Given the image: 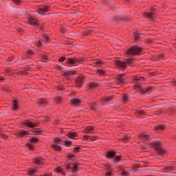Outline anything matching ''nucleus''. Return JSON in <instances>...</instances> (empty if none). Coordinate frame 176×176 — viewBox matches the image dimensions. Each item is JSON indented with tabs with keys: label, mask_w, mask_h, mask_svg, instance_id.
I'll return each instance as SVG.
<instances>
[{
	"label": "nucleus",
	"mask_w": 176,
	"mask_h": 176,
	"mask_svg": "<svg viewBox=\"0 0 176 176\" xmlns=\"http://www.w3.org/2000/svg\"><path fill=\"white\" fill-rule=\"evenodd\" d=\"M36 168H30L29 170L28 174H29V175H32V174H34V173H36Z\"/></svg>",
	"instance_id": "nucleus-34"
},
{
	"label": "nucleus",
	"mask_w": 176,
	"mask_h": 176,
	"mask_svg": "<svg viewBox=\"0 0 176 176\" xmlns=\"http://www.w3.org/2000/svg\"><path fill=\"white\" fill-rule=\"evenodd\" d=\"M65 60V57L63 56L60 58H59L60 63H63Z\"/></svg>",
	"instance_id": "nucleus-51"
},
{
	"label": "nucleus",
	"mask_w": 176,
	"mask_h": 176,
	"mask_svg": "<svg viewBox=\"0 0 176 176\" xmlns=\"http://www.w3.org/2000/svg\"><path fill=\"white\" fill-rule=\"evenodd\" d=\"M67 170H72V174H76L78 173V164H69L66 165Z\"/></svg>",
	"instance_id": "nucleus-8"
},
{
	"label": "nucleus",
	"mask_w": 176,
	"mask_h": 176,
	"mask_svg": "<svg viewBox=\"0 0 176 176\" xmlns=\"http://www.w3.org/2000/svg\"><path fill=\"white\" fill-rule=\"evenodd\" d=\"M12 109H14V111H17V109H19V106L17 105V100L16 99L12 100Z\"/></svg>",
	"instance_id": "nucleus-23"
},
{
	"label": "nucleus",
	"mask_w": 176,
	"mask_h": 176,
	"mask_svg": "<svg viewBox=\"0 0 176 176\" xmlns=\"http://www.w3.org/2000/svg\"><path fill=\"white\" fill-rule=\"evenodd\" d=\"M105 175H106V176H111V175H112V173L111 172V170H109V171H107V172L105 173Z\"/></svg>",
	"instance_id": "nucleus-48"
},
{
	"label": "nucleus",
	"mask_w": 176,
	"mask_h": 176,
	"mask_svg": "<svg viewBox=\"0 0 176 176\" xmlns=\"http://www.w3.org/2000/svg\"><path fill=\"white\" fill-rule=\"evenodd\" d=\"M67 162H74V159H72V157H75V155L72 153H68L67 155Z\"/></svg>",
	"instance_id": "nucleus-30"
},
{
	"label": "nucleus",
	"mask_w": 176,
	"mask_h": 176,
	"mask_svg": "<svg viewBox=\"0 0 176 176\" xmlns=\"http://www.w3.org/2000/svg\"><path fill=\"white\" fill-rule=\"evenodd\" d=\"M38 104L40 107H45L47 104V100L45 98H40L38 100Z\"/></svg>",
	"instance_id": "nucleus-16"
},
{
	"label": "nucleus",
	"mask_w": 176,
	"mask_h": 176,
	"mask_svg": "<svg viewBox=\"0 0 176 176\" xmlns=\"http://www.w3.org/2000/svg\"><path fill=\"white\" fill-rule=\"evenodd\" d=\"M166 173H168V171H171V170H173V167L171 166H167L166 167Z\"/></svg>",
	"instance_id": "nucleus-44"
},
{
	"label": "nucleus",
	"mask_w": 176,
	"mask_h": 176,
	"mask_svg": "<svg viewBox=\"0 0 176 176\" xmlns=\"http://www.w3.org/2000/svg\"><path fill=\"white\" fill-rule=\"evenodd\" d=\"M34 161L36 164H42L43 163V160L41 157L35 158Z\"/></svg>",
	"instance_id": "nucleus-28"
},
{
	"label": "nucleus",
	"mask_w": 176,
	"mask_h": 176,
	"mask_svg": "<svg viewBox=\"0 0 176 176\" xmlns=\"http://www.w3.org/2000/svg\"><path fill=\"white\" fill-rule=\"evenodd\" d=\"M49 10H50V6H43L40 7V8L38 9V14H45V13H46V12H49Z\"/></svg>",
	"instance_id": "nucleus-9"
},
{
	"label": "nucleus",
	"mask_w": 176,
	"mask_h": 176,
	"mask_svg": "<svg viewBox=\"0 0 176 176\" xmlns=\"http://www.w3.org/2000/svg\"><path fill=\"white\" fill-rule=\"evenodd\" d=\"M14 3H15L16 5H20L21 3V1L20 0H12Z\"/></svg>",
	"instance_id": "nucleus-43"
},
{
	"label": "nucleus",
	"mask_w": 176,
	"mask_h": 176,
	"mask_svg": "<svg viewBox=\"0 0 176 176\" xmlns=\"http://www.w3.org/2000/svg\"><path fill=\"white\" fill-rule=\"evenodd\" d=\"M134 80H136V81H138V80H144V78L135 76V77H134Z\"/></svg>",
	"instance_id": "nucleus-40"
},
{
	"label": "nucleus",
	"mask_w": 176,
	"mask_h": 176,
	"mask_svg": "<svg viewBox=\"0 0 176 176\" xmlns=\"http://www.w3.org/2000/svg\"><path fill=\"white\" fill-rule=\"evenodd\" d=\"M91 111H97V109H100V106L96 103H92L91 104Z\"/></svg>",
	"instance_id": "nucleus-24"
},
{
	"label": "nucleus",
	"mask_w": 176,
	"mask_h": 176,
	"mask_svg": "<svg viewBox=\"0 0 176 176\" xmlns=\"http://www.w3.org/2000/svg\"><path fill=\"white\" fill-rule=\"evenodd\" d=\"M133 61V59H124V60H120L119 59L115 60L114 63L116 64V67L118 69H122L124 71L127 68V64H131Z\"/></svg>",
	"instance_id": "nucleus-1"
},
{
	"label": "nucleus",
	"mask_w": 176,
	"mask_h": 176,
	"mask_svg": "<svg viewBox=\"0 0 176 176\" xmlns=\"http://www.w3.org/2000/svg\"><path fill=\"white\" fill-rule=\"evenodd\" d=\"M160 58L162 60L163 59V55H160Z\"/></svg>",
	"instance_id": "nucleus-57"
},
{
	"label": "nucleus",
	"mask_w": 176,
	"mask_h": 176,
	"mask_svg": "<svg viewBox=\"0 0 176 176\" xmlns=\"http://www.w3.org/2000/svg\"><path fill=\"white\" fill-rule=\"evenodd\" d=\"M83 63V58H67L69 65H79Z\"/></svg>",
	"instance_id": "nucleus-4"
},
{
	"label": "nucleus",
	"mask_w": 176,
	"mask_h": 176,
	"mask_svg": "<svg viewBox=\"0 0 176 176\" xmlns=\"http://www.w3.org/2000/svg\"><path fill=\"white\" fill-rule=\"evenodd\" d=\"M56 102H57L58 104H60V102H61V98L58 97L56 98L55 100Z\"/></svg>",
	"instance_id": "nucleus-45"
},
{
	"label": "nucleus",
	"mask_w": 176,
	"mask_h": 176,
	"mask_svg": "<svg viewBox=\"0 0 176 176\" xmlns=\"http://www.w3.org/2000/svg\"><path fill=\"white\" fill-rule=\"evenodd\" d=\"M28 54H32V51L30 50H28Z\"/></svg>",
	"instance_id": "nucleus-56"
},
{
	"label": "nucleus",
	"mask_w": 176,
	"mask_h": 176,
	"mask_svg": "<svg viewBox=\"0 0 176 176\" xmlns=\"http://www.w3.org/2000/svg\"><path fill=\"white\" fill-rule=\"evenodd\" d=\"M54 141H55V143H58V142H61V141H63V139L60 138H56L54 139Z\"/></svg>",
	"instance_id": "nucleus-39"
},
{
	"label": "nucleus",
	"mask_w": 176,
	"mask_h": 176,
	"mask_svg": "<svg viewBox=\"0 0 176 176\" xmlns=\"http://www.w3.org/2000/svg\"><path fill=\"white\" fill-rule=\"evenodd\" d=\"M117 85H124V78H123V74H120L116 77Z\"/></svg>",
	"instance_id": "nucleus-14"
},
{
	"label": "nucleus",
	"mask_w": 176,
	"mask_h": 176,
	"mask_svg": "<svg viewBox=\"0 0 176 176\" xmlns=\"http://www.w3.org/2000/svg\"><path fill=\"white\" fill-rule=\"evenodd\" d=\"M97 74L99 75V76H102L103 75H105V69H98L97 70Z\"/></svg>",
	"instance_id": "nucleus-26"
},
{
	"label": "nucleus",
	"mask_w": 176,
	"mask_h": 176,
	"mask_svg": "<svg viewBox=\"0 0 176 176\" xmlns=\"http://www.w3.org/2000/svg\"><path fill=\"white\" fill-rule=\"evenodd\" d=\"M116 21H118L116 20Z\"/></svg>",
	"instance_id": "nucleus-59"
},
{
	"label": "nucleus",
	"mask_w": 176,
	"mask_h": 176,
	"mask_svg": "<svg viewBox=\"0 0 176 176\" xmlns=\"http://www.w3.org/2000/svg\"><path fill=\"white\" fill-rule=\"evenodd\" d=\"M98 87V82H91L89 85V89H94Z\"/></svg>",
	"instance_id": "nucleus-33"
},
{
	"label": "nucleus",
	"mask_w": 176,
	"mask_h": 176,
	"mask_svg": "<svg viewBox=\"0 0 176 176\" xmlns=\"http://www.w3.org/2000/svg\"><path fill=\"white\" fill-rule=\"evenodd\" d=\"M129 101V95L124 94L122 96V102H127Z\"/></svg>",
	"instance_id": "nucleus-32"
},
{
	"label": "nucleus",
	"mask_w": 176,
	"mask_h": 176,
	"mask_svg": "<svg viewBox=\"0 0 176 176\" xmlns=\"http://www.w3.org/2000/svg\"><path fill=\"white\" fill-rule=\"evenodd\" d=\"M71 102H72V105H74L75 107H79V105H80V100H79L77 98L72 99Z\"/></svg>",
	"instance_id": "nucleus-18"
},
{
	"label": "nucleus",
	"mask_w": 176,
	"mask_h": 176,
	"mask_svg": "<svg viewBox=\"0 0 176 176\" xmlns=\"http://www.w3.org/2000/svg\"><path fill=\"white\" fill-rule=\"evenodd\" d=\"M84 140L85 141H87V140H90V137H89V135H84Z\"/></svg>",
	"instance_id": "nucleus-49"
},
{
	"label": "nucleus",
	"mask_w": 176,
	"mask_h": 176,
	"mask_svg": "<svg viewBox=\"0 0 176 176\" xmlns=\"http://www.w3.org/2000/svg\"><path fill=\"white\" fill-rule=\"evenodd\" d=\"M29 23L31 25H34V27H37L38 25V21H36L35 18H30L29 19Z\"/></svg>",
	"instance_id": "nucleus-19"
},
{
	"label": "nucleus",
	"mask_w": 176,
	"mask_h": 176,
	"mask_svg": "<svg viewBox=\"0 0 176 176\" xmlns=\"http://www.w3.org/2000/svg\"><path fill=\"white\" fill-rule=\"evenodd\" d=\"M54 171H55V173H59V174H62V175L63 176H65L67 175L65 172H64V170H63V169L60 167L54 168Z\"/></svg>",
	"instance_id": "nucleus-20"
},
{
	"label": "nucleus",
	"mask_w": 176,
	"mask_h": 176,
	"mask_svg": "<svg viewBox=\"0 0 176 176\" xmlns=\"http://www.w3.org/2000/svg\"><path fill=\"white\" fill-rule=\"evenodd\" d=\"M155 131H162V130H164V126L162 124H158L155 126Z\"/></svg>",
	"instance_id": "nucleus-25"
},
{
	"label": "nucleus",
	"mask_w": 176,
	"mask_h": 176,
	"mask_svg": "<svg viewBox=\"0 0 176 176\" xmlns=\"http://www.w3.org/2000/svg\"><path fill=\"white\" fill-rule=\"evenodd\" d=\"M129 138H130L129 135L124 136V138L122 139L123 142H127Z\"/></svg>",
	"instance_id": "nucleus-37"
},
{
	"label": "nucleus",
	"mask_w": 176,
	"mask_h": 176,
	"mask_svg": "<svg viewBox=\"0 0 176 176\" xmlns=\"http://www.w3.org/2000/svg\"><path fill=\"white\" fill-rule=\"evenodd\" d=\"M106 170H107L108 171H111V166H106Z\"/></svg>",
	"instance_id": "nucleus-54"
},
{
	"label": "nucleus",
	"mask_w": 176,
	"mask_h": 176,
	"mask_svg": "<svg viewBox=\"0 0 176 176\" xmlns=\"http://www.w3.org/2000/svg\"><path fill=\"white\" fill-rule=\"evenodd\" d=\"M83 76H80L77 78L76 80V87H78V89H80V87H82V86H83Z\"/></svg>",
	"instance_id": "nucleus-12"
},
{
	"label": "nucleus",
	"mask_w": 176,
	"mask_h": 176,
	"mask_svg": "<svg viewBox=\"0 0 176 176\" xmlns=\"http://www.w3.org/2000/svg\"><path fill=\"white\" fill-rule=\"evenodd\" d=\"M122 175H124V176H128L129 175V172L124 170H122Z\"/></svg>",
	"instance_id": "nucleus-41"
},
{
	"label": "nucleus",
	"mask_w": 176,
	"mask_h": 176,
	"mask_svg": "<svg viewBox=\"0 0 176 176\" xmlns=\"http://www.w3.org/2000/svg\"><path fill=\"white\" fill-rule=\"evenodd\" d=\"M75 75V72H64L63 76L68 78V76H74Z\"/></svg>",
	"instance_id": "nucleus-22"
},
{
	"label": "nucleus",
	"mask_w": 176,
	"mask_h": 176,
	"mask_svg": "<svg viewBox=\"0 0 176 176\" xmlns=\"http://www.w3.org/2000/svg\"><path fill=\"white\" fill-rule=\"evenodd\" d=\"M138 113L140 115H144V111H142V110L138 111Z\"/></svg>",
	"instance_id": "nucleus-53"
},
{
	"label": "nucleus",
	"mask_w": 176,
	"mask_h": 176,
	"mask_svg": "<svg viewBox=\"0 0 176 176\" xmlns=\"http://www.w3.org/2000/svg\"><path fill=\"white\" fill-rule=\"evenodd\" d=\"M28 133H29V131L27 130H22L21 131H20L19 133V134L20 137H24L25 135H28Z\"/></svg>",
	"instance_id": "nucleus-29"
},
{
	"label": "nucleus",
	"mask_w": 176,
	"mask_h": 176,
	"mask_svg": "<svg viewBox=\"0 0 176 176\" xmlns=\"http://www.w3.org/2000/svg\"><path fill=\"white\" fill-rule=\"evenodd\" d=\"M44 38L45 40H43V39H41L38 41V43H36V46H38V47H41L42 46V43H49V36H47V35H45L44 36Z\"/></svg>",
	"instance_id": "nucleus-13"
},
{
	"label": "nucleus",
	"mask_w": 176,
	"mask_h": 176,
	"mask_svg": "<svg viewBox=\"0 0 176 176\" xmlns=\"http://www.w3.org/2000/svg\"><path fill=\"white\" fill-rule=\"evenodd\" d=\"M80 149V146H76V147H74V153H78Z\"/></svg>",
	"instance_id": "nucleus-38"
},
{
	"label": "nucleus",
	"mask_w": 176,
	"mask_h": 176,
	"mask_svg": "<svg viewBox=\"0 0 176 176\" xmlns=\"http://www.w3.org/2000/svg\"><path fill=\"white\" fill-rule=\"evenodd\" d=\"M134 38L135 41H138L141 38V34L139 32L134 33Z\"/></svg>",
	"instance_id": "nucleus-31"
},
{
	"label": "nucleus",
	"mask_w": 176,
	"mask_h": 176,
	"mask_svg": "<svg viewBox=\"0 0 176 176\" xmlns=\"http://www.w3.org/2000/svg\"><path fill=\"white\" fill-rule=\"evenodd\" d=\"M34 133H41V129L36 128L33 129Z\"/></svg>",
	"instance_id": "nucleus-47"
},
{
	"label": "nucleus",
	"mask_w": 176,
	"mask_h": 176,
	"mask_svg": "<svg viewBox=\"0 0 176 176\" xmlns=\"http://www.w3.org/2000/svg\"><path fill=\"white\" fill-rule=\"evenodd\" d=\"M25 126H26L27 127H30V128H34V127H36V126H38V124L36 123H33L31 121H25L24 122Z\"/></svg>",
	"instance_id": "nucleus-15"
},
{
	"label": "nucleus",
	"mask_w": 176,
	"mask_h": 176,
	"mask_svg": "<svg viewBox=\"0 0 176 176\" xmlns=\"http://www.w3.org/2000/svg\"><path fill=\"white\" fill-rule=\"evenodd\" d=\"M153 146L155 148V150L158 155H163L164 153H166V151L163 148H162L160 143L155 142L153 143Z\"/></svg>",
	"instance_id": "nucleus-7"
},
{
	"label": "nucleus",
	"mask_w": 176,
	"mask_h": 176,
	"mask_svg": "<svg viewBox=\"0 0 176 176\" xmlns=\"http://www.w3.org/2000/svg\"><path fill=\"white\" fill-rule=\"evenodd\" d=\"M64 143L65 144L66 146H68L69 145H71V144H72L71 141H65Z\"/></svg>",
	"instance_id": "nucleus-46"
},
{
	"label": "nucleus",
	"mask_w": 176,
	"mask_h": 176,
	"mask_svg": "<svg viewBox=\"0 0 176 176\" xmlns=\"http://www.w3.org/2000/svg\"><path fill=\"white\" fill-rule=\"evenodd\" d=\"M52 148L55 149V151H61V146L58 144V143H55L52 145Z\"/></svg>",
	"instance_id": "nucleus-27"
},
{
	"label": "nucleus",
	"mask_w": 176,
	"mask_h": 176,
	"mask_svg": "<svg viewBox=\"0 0 176 176\" xmlns=\"http://www.w3.org/2000/svg\"><path fill=\"white\" fill-rule=\"evenodd\" d=\"M38 141H39V140L37 138H35V137L31 138L30 139V143L26 144L27 148H28V149H30V151H34V146H32V144H36V142H38Z\"/></svg>",
	"instance_id": "nucleus-6"
},
{
	"label": "nucleus",
	"mask_w": 176,
	"mask_h": 176,
	"mask_svg": "<svg viewBox=\"0 0 176 176\" xmlns=\"http://www.w3.org/2000/svg\"><path fill=\"white\" fill-rule=\"evenodd\" d=\"M5 80V78L3 77L0 76V82H3Z\"/></svg>",
	"instance_id": "nucleus-55"
},
{
	"label": "nucleus",
	"mask_w": 176,
	"mask_h": 176,
	"mask_svg": "<svg viewBox=\"0 0 176 176\" xmlns=\"http://www.w3.org/2000/svg\"><path fill=\"white\" fill-rule=\"evenodd\" d=\"M175 85H176V81H175Z\"/></svg>",
	"instance_id": "nucleus-58"
},
{
	"label": "nucleus",
	"mask_w": 176,
	"mask_h": 176,
	"mask_svg": "<svg viewBox=\"0 0 176 176\" xmlns=\"http://www.w3.org/2000/svg\"><path fill=\"white\" fill-rule=\"evenodd\" d=\"M94 64H96V65H102V61L100 60H96L94 61Z\"/></svg>",
	"instance_id": "nucleus-36"
},
{
	"label": "nucleus",
	"mask_w": 176,
	"mask_h": 176,
	"mask_svg": "<svg viewBox=\"0 0 176 176\" xmlns=\"http://www.w3.org/2000/svg\"><path fill=\"white\" fill-rule=\"evenodd\" d=\"M56 68L58 69H59V71H61V69H62L61 65H56Z\"/></svg>",
	"instance_id": "nucleus-52"
},
{
	"label": "nucleus",
	"mask_w": 176,
	"mask_h": 176,
	"mask_svg": "<svg viewBox=\"0 0 176 176\" xmlns=\"http://www.w3.org/2000/svg\"><path fill=\"white\" fill-rule=\"evenodd\" d=\"M67 137H69V138H75V137H77L78 133L76 132H68L67 133Z\"/></svg>",
	"instance_id": "nucleus-21"
},
{
	"label": "nucleus",
	"mask_w": 176,
	"mask_h": 176,
	"mask_svg": "<svg viewBox=\"0 0 176 176\" xmlns=\"http://www.w3.org/2000/svg\"><path fill=\"white\" fill-rule=\"evenodd\" d=\"M90 141H96L97 140V138L96 136L89 138Z\"/></svg>",
	"instance_id": "nucleus-50"
},
{
	"label": "nucleus",
	"mask_w": 176,
	"mask_h": 176,
	"mask_svg": "<svg viewBox=\"0 0 176 176\" xmlns=\"http://www.w3.org/2000/svg\"><path fill=\"white\" fill-rule=\"evenodd\" d=\"M112 100V97H106L101 100V101H104V102H108V101H111Z\"/></svg>",
	"instance_id": "nucleus-35"
},
{
	"label": "nucleus",
	"mask_w": 176,
	"mask_h": 176,
	"mask_svg": "<svg viewBox=\"0 0 176 176\" xmlns=\"http://www.w3.org/2000/svg\"><path fill=\"white\" fill-rule=\"evenodd\" d=\"M149 137H151V133L146 132L141 133L139 136V138H140V140H142V141H145L146 140H149Z\"/></svg>",
	"instance_id": "nucleus-11"
},
{
	"label": "nucleus",
	"mask_w": 176,
	"mask_h": 176,
	"mask_svg": "<svg viewBox=\"0 0 176 176\" xmlns=\"http://www.w3.org/2000/svg\"><path fill=\"white\" fill-rule=\"evenodd\" d=\"M107 159H112L113 162H120V156L117 155L116 156V153L115 151H109L107 153Z\"/></svg>",
	"instance_id": "nucleus-5"
},
{
	"label": "nucleus",
	"mask_w": 176,
	"mask_h": 176,
	"mask_svg": "<svg viewBox=\"0 0 176 176\" xmlns=\"http://www.w3.org/2000/svg\"><path fill=\"white\" fill-rule=\"evenodd\" d=\"M145 17H147V19H151V20H153L155 19V12H146L144 14Z\"/></svg>",
	"instance_id": "nucleus-17"
},
{
	"label": "nucleus",
	"mask_w": 176,
	"mask_h": 176,
	"mask_svg": "<svg viewBox=\"0 0 176 176\" xmlns=\"http://www.w3.org/2000/svg\"><path fill=\"white\" fill-rule=\"evenodd\" d=\"M94 131H96V129L94 128V126H89L84 129L83 133H85V134H94V133H96Z\"/></svg>",
	"instance_id": "nucleus-10"
},
{
	"label": "nucleus",
	"mask_w": 176,
	"mask_h": 176,
	"mask_svg": "<svg viewBox=\"0 0 176 176\" xmlns=\"http://www.w3.org/2000/svg\"><path fill=\"white\" fill-rule=\"evenodd\" d=\"M0 137H1V138H3L4 140H6L8 138V135H6L3 133H0Z\"/></svg>",
	"instance_id": "nucleus-42"
},
{
	"label": "nucleus",
	"mask_w": 176,
	"mask_h": 176,
	"mask_svg": "<svg viewBox=\"0 0 176 176\" xmlns=\"http://www.w3.org/2000/svg\"><path fill=\"white\" fill-rule=\"evenodd\" d=\"M142 52V48L137 46H133L126 51L127 56H137Z\"/></svg>",
	"instance_id": "nucleus-3"
},
{
	"label": "nucleus",
	"mask_w": 176,
	"mask_h": 176,
	"mask_svg": "<svg viewBox=\"0 0 176 176\" xmlns=\"http://www.w3.org/2000/svg\"><path fill=\"white\" fill-rule=\"evenodd\" d=\"M133 87H134V89L138 90L139 91V93H140L141 94H144L145 93H146V94H151V93H152V91H153L152 87H150L144 89V88H142L141 85H140V82H136L133 85Z\"/></svg>",
	"instance_id": "nucleus-2"
}]
</instances>
